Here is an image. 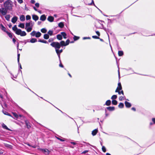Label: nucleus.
Returning <instances> with one entry per match:
<instances>
[{
	"instance_id": "nucleus-1",
	"label": "nucleus",
	"mask_w": 155,
	"mask_h": 155,
	"mask_svg": "<svg viewBox=\"0 0 155 155\" xmlns=\"http://www.w3.org/2000/svg\"><path fill=\"white\" fill-rule=\"evenodd\" d=\"M34 24V23L32 22L31 21H30L29 22L26 23L25 29L28 32L31 31Z\"/></svg>"
},
{
	"instance_id": "nucleus-2",
	"label": "nucleus",
	"mask_w": 155,
	"mask_h": 155,
	"mask_svg": "<svg viewBox=\"0 0 155 155\" xmlns=\"http://www.w3.org/2000/svg\"><path fill=\"white\" fill-rule=\"evenodd\" d=\"M4 7L8 10H11L12 8V3L10 0H8L4 3Z\"/></svg>"
},
{
	"instance_id": "nucleus-3",
	"label": "nucleus",
	"mask_w": 155,
	"mask_h": 155,
	"mask_svg": "<svg viewBox=\"0 0 155 155\" xmlns=\"http://www.w3.org/2000/svg\"><path fill=\"white\" fill-rule=\"evenodd\" d=\"M52 47L54 48L56 51V49H59L61 48L60 44L58 42H53L51 44Z\"/></svg>"
},
{
	"instance_id": "nucleus-4",
	"label": "nucleus",
	"mask_w": 155,
	"mask_h": 155,
	"mask_svg": "<svg viewBox=\"0 0 155 155\" xmlns=\"http://www.w3.org/2000/svg\"><path fill=\"white\" fill-rule=\"evenodd\" d=\"M8 10L5 8H0V15H5L8 12Z\"/></svg>"
},
{
	"instance_id": "nucleus-5",
	"label": "nucleus",
	"mask_w": 155,
	"mask_h": 155,
	"mask_svg": "<svg viewBox=\"0 0 155 155\" xmlns=\"http://www.w3.org/2000/svg\"><path fill=\"white\" fill-rule=\"evenodd\" d=\"M122 89V87L121 83L120 82H119L118 84V87L115 91V92H117V91H118V90H121Z\"/></svg>"
},
{
	"instance_id": "nucleus-6",
	"label": "nucleus",
	"mask_w": 155,
	"mask_h": 155,
	"mask_svg": "<svg viewBox=\"0 0 155 155\" xmlns=\"http://www.w3.org/2000/svg\"><path fill=\"white\" fill-rule=\"evenodd\" d=\"M124 104L125 105V106L127 108H130V107L131 106V104L127 101H125L124 102Z\"/></svg>"
},
{
	"instance_id": "nucleus-7",
	"label": "nucleus",
	"mask_w": 155,
	"mask_h": 155,
	"mask_svg": "<svg viewBox=\"0 0 155 155\" xmlns=\"http://www.w3.org/2000/svg\"><path fill=\"white\" fill-rule=\"evenodd\" d=\"M18 17L16 16H14L12 19L11 21L14 24H15L18 20Z\"/></svg>"
},
{
	"instance_id": "nucleus-8",
	"label": "nucleus",
	"mask_w": 155,
	"mask_h": 155,
	"mask_svg": "<svg viewBox=\"0 0 155 155\" xmlns=\"http://www.w3.org/2000/svg\"><path fill=\"white\" fill-rule=\"evenodd\" d=\"M0 28L4 31L6 33V28L2 24L0 25Z\"/></svg>"
},
{
	"instance_id": "nucleus-9",
	"label": "nucleus",
	"mask_w": 155,
	"mask_h": 155,
	"mask_svg": "<svg viewBox=\"0 0 155 155\" xmlns=\"http://www.w3.org/2000/svg\"><path fill=\"white\" fill-rule=\"evenodd\" d=\"M25 124L27 126V127L28 129H30L31 127V126L29 124V122L27 120H25Z\"/></svg>"
},
{
	"instance_id": "nucleus-10",
	"label": "nucleus",
	"mask_w": 155,
	"mask_h": 155,
	"mask_svg": "<svg viewBox=\"0 0 155 155\" xmlns=\"http://www.w3.org/2000/svg\"><path fill=\"white\" fill-rule=\"evenodd\" d=\"M29 40H27V42H30L31 43H34L35 42H36L37 41V40L35 38H31L30 41H28Z\"/></svg>"
},
{
	"instance_id": "nucleus-11",
	"label": "nucleus",
	"mask_w": 155,
	"mask_h": 155,
	"mask_svg": "<svg viewBox=\"0 0 155 155\" xmlns=\"http://www.w3.org/2000/svg\"><path fill=\"white\" fill-rule=\"evenodd\" d=\"M32 17L33 19L35 21L38 20L39 19V17H38V16L37 15H32Z\"/></svg>"
},
{
	"instance_id": "nucleus-12",
	"label": "nucleus",
	"mask_w": 155,
	"mask_h": 155,
	"mask_svg": "<svg viewBox=\"0 0 155 155\" xmlns=\"http://www.w3.org/2000/svg\"><path fill=\"white\" fill-rule=\"evenodd\" d=\"M41 151L45 153L46 154H48L49 153V151L48 150V149H41Z\"/></svg>"
},
{
	"instance_id": "nucleus-13",
	"label": "nucleus",
	"mask_w": 155,
	"mask_h": 155,
	"mask_svg": "<svg viewBox=\"0 0 155 155\" xmlns=\"http://www.w3.org/2000/svg\"><path fill=\"white\" fill-rule=\"evenodd\" d=\"M46 19V17L45 15H43L41 16L40 18V20L43 21H45Z\"/></svg>"
},
{
	"instance_id": "nucleus-14",
	"label": "nucleus",
	"mask_w": 155,
	"mask_h": 155,
	"mask_svg": "<svg viewBox=\"0 0 155 155\" xmlns=\"http://www.w3.org/2000/svg\"><path fill=\"white\" fill-rule=\"evenodd\" d=\"M54 17L51 16H49L48 18V20L51 22L53 21H54Z\"/></svg>"
},
{
	"instance_id": "nucleus-15",
	"label": "nucleus",
	"mask_w": 155,
	"mask_h": 155,
	"mask_svg": "<svg viewBox=\"0 0 155 155\" xmlns=\"http://www.w3.org/2000/svg\"><path fill=\"white\" fill-rule=\"evenodd\" d=\"M98 131V130L97 129H95V130H94L92 131V134L93 136H95L96 135Z\"/></svg>"
},
{
	"instance_id": "nucleus-16",
	"label": "nucleus",
	"mask_w": 155,
	"mask_h": 155,
	"mask_svg": "<svg viewBox=\"0 0 155 155\" xmlns=\"http://www.w3.org/2000/svg\"><path fill=\"white\" fill-rule=\"evenodd\" d=\"M21 30L20 29H18L15 31V33L17 35H20Z\"/></svg>"
},
{
	"instance_id": "nucleus-17",
	"label": "nucleus",
	"mask_w": 155,
	"mask_h": 155,
	"mask_svg": "<svg viewBox=\"0 0 155 155\" xmlns=\"http://www.w3.org/2000/svg\"><path fill=\"white\" fill-rule=\"evenodd\" d=\"M107 109L109 111H113L115 109V107H107Z\"/></svg>"
},
{
	"instance_id": "nucleus-18",
	"label": "nucleus",
	"mask_w": 155,
	"mask_h": 155,
	"mask_svg": "<svg viewBox=\"0 0 155 155\" xmlns=\"http://www.w3.org/2000/svg\"><path fill=\"white\" fill-rule=\"evenodd\" d=\"M20 19L21 21H24L25 20V17L24 15H21L20 17Z\"/></svg>"
},
{
	"instance_id": "nucleus-19",
	"label": "nucleus",
	"mask_w": 155,
	"mask_h": 155,
	"mask_svg": "<svg viewBox=\"0 0 155 155\" xmlns=\"http://www.w3.org/2000/svg\"><path fill=\"white\" fill-rule=\"evenodd\" d=\"M41 33L39 32H38L36 33L35 37L36 38H39L40 37L41 35Z\"/></svg>"
},
{
	"instance_id": "nucleus-20",
	"label": "nucleus",
	"mask_w": 155,
	"mask_h": 155,
	"mask_svg": "<svg viewBox=\"0 0 155 155\" xmlns=\"http://www.w3.org/2000/svg\"><path fill=\"white\" fill-rule=\"evenodd\" d=\"M57 38L59 40H61L62 39V35H61L58 34L57 35Z\"/></svg>"
},
{
	"instance_id": "nucleus-21",
	"label": "nucleus",
	"mask_w": 155,
	"mask_h": 155,
	"mask_svg": "<svg viewBox=\"0 0 155 155\" xmlns=\"http://www.w3.org/2000/svg\"><path fill=\"white\" fill-rule=\"evenodd\" d=\"M60 45L61 46H66V45L64 41H62L60 42Z\"/></svg>"
},
{
	"instance_id": "nucleus-22",
	"label": "nucleus",
	"mask_w": 155,
	"mask_h": 155,
	"mask_svg": "<svg viewBox=\"0 0 155 155\" xmlns=\"http://www.w3.org/2000/svg\"><path fill=\"white\" fill-rule=\"evenodd\" d=\"M2 127L3 128L7 130H10V129L8 128L7 126L4 124H2Z\"/></svg>"
},
{
	"instance_id": "nucleus-23",
	"label": "nucleus",
	"mask_w": 155,
	"mask_h": 155,
	"mask_svg": "<svg viewBox=\"0 0 155 155\" xmlns=\"http://www.w3.org/2000/svg\"><path fill=\"white\" fill-rule=\"evenodd\" d=\"M61 35H62V36H63V38H67V37H66L67 35L65 32H61Z\"/></svg>"
},
{
	"instance_id": "nucleus-24",
	"label": "nucleus",
	"mask_w": 155,
	"mask_h": 155,
	"mask_svg": "<svg viewBox=\"0 0 155 155\" xmlns=\"http://www.w3.org/2000/svg\"><path fill=\"white\" fill-rule=\"evenodd\" d=\"M111 101L110 100H107L105 104L107 106H109L111 104Z\"/></svg>"
},
{
	"instance_id": "nucleus-25",
	"label": "nucleus",
	"mask_w": 155,
	"mask_h": 155,
	"mask_svg": "<svg viewBox=\"0 0 155 155\" xmlns=\"http://www.w3.org/2000/svg\"><path fill=\"white\" fill-rule=\"evenodd\" d=\"M10 15H6L5 16V18L8 21H9V19H10Z\"/></svg>"
},
{
	"instance_id": "nucleus-26",
	"label": "nucleus",
	"mask_w": 155,
	"mask_h": 155,
	"mask_svg": "<svg viewBox=\"0 0 155 155\" xmlns=\"http://www.w3.org/2000/svg\"><path fill=\"white\" fill-rule=\"evenodd\" d=\"M56 53L57 54H60L61 53H62L63 51V50L62 49L59 50V49H56V51H55Z\"/></svg>"
},
{
	"instance_id": "nucleus-27",
	"label": "nucleus",
	"mask_w": 155,
	"mask_h": 155,
	"mask_svg": "<svg viewBox=\"0 0 155 155\" xmlns=\"http://www.w3.org/2000/svg\"><path fill=\"white\" fill-rule=\"evenodd\" d=\"M58 26L62 28H63L64 26V23L62 22H61L58 24Z\"/></svg>"
},
{
	"instance_id": "nucleus-28",
	"label": "nucleus",
	"mask_w": 155,
	"mask_h": 155,
	"mask_svg": "<svg viewBox=\"0 0 155 155\" xmlns=\"http://www.w3.org/2000/svg\"><path fill=\"white\" fill-rule=\"evenodd\" d=\"M26 35V33L25 31H21L20 36H24Z\"/></svg>"
},
{
	"instance_id": "nucleus-29",
	"label": "nucleus",
	"mask_w": 155,
	"mask_h": 155,
	"mask_svg": "<svg viewBox=\"0 0 155 155\" xmlns=\"http://www.w3.org/2000/svg\"><path fill=\"white\" fill-rule=\"evenodd\" d=\"M119 101H121L124 100H125V99H126L125 97L124 96H121L119 98Z\"/></svg>"
},
{
	"instance_id": "nucleus-30",
	"label": "nucleus",
	"mask_w": 155,
	"mask_h": 155,
	"mask_svg": "<svg viewBox=\"0 0 155 155\" xmlns=\"http://www.w3.org/2000/svg\"><path fill=\"white\" fill-rule=\"evenodd\" d=\"M49 37V35L48 34H45L44 35V38L45 39H48Z\"/></svg>"
},
{
	"instance_id": "nucleus-31",
	"label": "nucleus",
	"mask_w": 155,
	"mask_h": 155,
	"mask_svg": "<svg viewBox=\"0 0 155 155\" xmlns=\"http://www.w3.org/2000/svg\"><path fill=\"white\" fill-rule=\"evenodd\" d=\"M124 54L123 52L122 51H119L118 52V54L119 56H122Z\"/></svg>"
},
{
	"instance_id": "nucleus-32",
	"label": "nucleus",
	"mask_w": 155,
	"mask_h": 155,
	"mask_svg": "<svg viewBox=\"0 0 155 155\" xmlns=\"http://www.w3.org/2000/svg\"><path fill=\"white\" fill-rule=\"evenodd\" d=\"M38 41L39 42H41L43 43H47V41L44 40L39 39L38 40Z\"/></svg>"
},
{
	"instance_id": "nucleus-33",
	"label": "nucleus",
	"mask_w": 155,
	"mask_h": 155,
	"mask_svg": "<svg viewBox=\"0 0 155 155\" xmlns=\"http://www.w3.org/2000/svg\"><path fill=\"white\" fill-rule=\"evenodd\" d=\"M124 107V104L123 103H120L119 105H118V107L120 108H122Z\"/></svg>"
},
{
	"instance_id": "nucleus-34",
	"label": "nucleus",
	"mask_w": 155,
	"mask_h": 155,
	"mask_svg": "<svg viewBox=\"0 0 155 155\" xmlns=\"http://www.w3.org/2000/svg\"><path fill=\"white\" fill-rule=\"evenodd\" d=\"M18 26L22 28H25V25L24 23H20Z\"/></svg>"
},
{
	"instance_id": "nucleus-35",
	"label": "nucleus",
	"mask_w": 155,
	"mask_h": 155,
	"mask_svg": "<svg viewBox=\"0 0 155 155\" xmlns=\"http://www.w3.org/2000/svg\"><path fill=\"white\" fill-rule=\"evenodd\" d=\"M112 104L114 105H116L117 104V102L115 100H113L112 101Z\"/></svg>"
},
{
	"instance_id": "nucleus-36",
	"label": "nucleus",
	"mask_w": 155,
	"mask_h": 155,
	"mask_svg": "<svg viewBox=\"0 0 155 155\" xmlns=\"http://www.w3.org/2000/svg\"><path fill=\"white\" fill-rule=\"evenodd\" d=\"M36 33V31H34L30 33V35L32 36H35Z\"/></svg>"
},
{
	"instance_id": "nucleus-37",
	"label": "nucleus",
	"mask_w": 155,
	"mask_h": 155,
	"mask_svg": "<svg viewBox=\"0 0 155 155\" xmlns=\"http://www.w3.org/2000/svg\"><path fill=\"white\" fill-rule=\"evenodd\" d=\"M47 31V30L45 28H43L41 29V31L43 33H45Z\"/></svg>"
},
{
	"instance_id": "nucleus-38",
	"label": "nucleus",
	"mask_w": 155,
	"mask_h": 155,
	"mask_svg": "<svg viewBox=\"0 0 155 155\" xmlns=\"http://www.w3.org/2000/svg\"><path fill=\"white\" fill-rule=\"evenodd\" d=\"M6 33L8 35L9 37L10 38H12V34L11 33L8 32V31H6Z\"/></svg>"
},
{
	"instance_id": "nucleus-39",
	"label": "nucleus",
	"mask_w": 155,
	"mask_h": 155,
	"mask_svg": "<svg viewBox=\"0 0 155 155\" xmlns=\"http://www.w3.org/2000/svg\"><path fill=\"white\" fill-rule=\"evenodd\" d=\"M12 114L13 116L17 118H18V115L15 113H13Z\"/></svg>"
},
{
	"instance_id": "nucleus-40",
	"label": "nucleus",
	"mask_w": 155,
	"mask_h": 155,
	"mask_svg": "<svg viewBox=\"0 0 155 155\" xmlns=\"http://www.w3.org/2000/svg\"><path fill=\"white\" fill-rule=\"evenodd\" d=\"M18 29V28H17L16 25H14L12 28V30L15 31Z\"/></svg>"
},
{
	"instance_id": "nucleus-41",
	"label": "nucleus",
	"mask_w": 155,
	"mask_h": 155,
	"mask_svg": "<svg viewBox=\"0 0 155 155\" xmlns=\"http://www.w3.org/2000/svg\"><path fill=\"white\" fill-rule=\"evenodd\" d=\"M117 96L116 95H113L111 97V99L112 100H114V99H116L117 98Z\"/></svg>"
},
{
	"instance_id": "nucleus-42",
	"label": "nucleus",
	"mask_w": 155,
	"mask_h": 155,
	"mask_svg": "<svg viewBox=\"0 0 155 155\" xmlns=\"http://www.w3.org/2000/svg\"><path fill=\"white\" fill-rule=\"evenodd\" d=\"M53 31L51 30L49 31L48 32V34L50 35H53Z\"/></svg>"
},
{
	"instance_id": "nucleus-43",
	"label": "nucleus",
	"mask_w": 155,
	"mask_h": 155,
	"mask_svg": "<svg viewBox=\"0 0 155 155\" xmlns=\"http://www.w3.org/2000/svg\"><path fill=\"white\" fill-rule=\"evenodd\" d=\"M26 20H30L31 18V17L30 15H28L26 16Z\"/></svg>"
},
{
	"instance_id": "nucleus-44",
	"label": "nucleus",
	"mask_w": 155,
	"mask_h": 155,
	"mask_svg": "<svg viewBox=\"0 0 155 155\" xmlns=\"http://www.w3.org/2000/svg\"><path fill=\"white\" fill-rule=\"evenodd\" d=\"M120 90H118V91H117V92H118V93L119 95L121 94L123 95H124V92H123V91H120Z\"/></svg>"
},
{
	"instance_id": "nucleus-45",
	"label": "nucleus",
	"mask_w": 155,
	"mask_h": 155,
	"mask_svg": "<svg viewBox=\"0 0 155 155\" xmlns=\"http://www.w3.org/2000/svg\"><path fill=\"white\" fill-rule=\"evenodd\" d=\"M79 38V37L76 36H74L73 39L74 41H76L78 40Z\"/></svg>"
},
{
	"instance_id": "nucleus-46",
	"label": "nucleus",
	"mask_w": 155,
	"mask_h": 155,
	"mask_svg": "<svg viewBox=\"0 0 155 155\" xmlns=\"http://www.w3.org/2000/svg\"><path fill=\"white\" fill-rule=\"evenodd\" d=\"M18 55H17V61L18 62H19V58H20V54H18Z\"/></svg>"
},
{
	"instance_id": "nucleus-47",
	"label": "nucleus",
	"mask_w": 155,
	"mask_h": 155,
	"mask_svg": "<svg viewBox=\"0 0 155 155\" xmlns=\"http://www.w3.org/2000/svg\"><path fill=\"white\" fill-rule=\"evenodd\" d=\"M93 4L95 7H96V6L95 5V4L94 3V1L93 0H92L91 2L90 3L88 4V5H92Z\"/></svg>"
},
{
	"instance_id": "nucleus-48",
	"label": "nucleus",
	"mask_w": 155,
	"mask_h": 155,
	"mask_svg": "<svg viewBox=\"0 0 155 155\" xmlns=\"http://www.w3.org/2000/svg\"><path fill=\"white\" fill-rule=\"evenodd\" d=\"M102 151L104 152H105L106 151V149L104 146H102Z\"/></svg>"
},
{
	"instance_id": "nucleus-49",
	"label": "nucleus",
	"mask_w": 155,
	"mask_h": 155,
	"mask_svg": "<svg viewBox=\"0 0 155 155\" xmlns=\"http://www.w3.org/2000/svg\"><path fill=\"white\" fill-rule=\"evenodd\" d=\"M69 42H70V41L68 39L67 40H66V43H65L66 46L68 45L69 44Z\"/></svg>"
},
{
	"instance_id": "nucleus-50",
	"label": "nucleus",
	"mask_w": 155,
	"mask_h": 155,
	"mask_svg": "<svg viewBox=\"0 0 155 155\" xmlns=\"http://www.w3.org/2000/svg\"><path fill=\"white\" fill-rule=\"evenodd\" d=\"M3 113L5 115H8L9 116H10L9 114L6 111H4V110H3L2 111Z\"/></svg>"
},
{
	"instance_id": "nucleus-51",
	"label": "nucleus",
	"mask_w": 155,
	"mask_h": 155,
	"mask_svg": "<svg viewBox=\"0 0 155 155\" xmlns=\"http://www.w3.org/2000/svg\"><path fill=\"white\" fill-rule=\"evenodd\" d=\"M56 138L58 140H60L61 141H62V142L64 141L65 140L64 139H61L59 137H56Z\"/></svg>"
},
{
	"instance_id": "nucleus-52",
	"label": "nucleus",
	"mask_w": 155,
	"mask_h": 155,
	"mask_svg": "<svg viewBox=\"0 0 155 155\" xmlns=\"http://www.w3.org/2000/svg\"><path fill=\"white\" fill-rule=\"evenodd\" d=\"M92 38L94 39H99V38L97 36H92Z\"/></svg>"
},
{
	"instance_id": "nucleus-53",
	"label": "nucleus",
	"mask_w": 155,
	"mask_h": 155,
	"mask_svg": "<svg viewBox=\"0 0 155 155\" xmlns=\"http://www.w3.org/2000/svg\"><path fill=\"white\" fill-rule=\"evenodd\" d=\"M60 63L59 64V66L60 67H62V68H63L64 67V66L61 63V61H60Z\"/></svg>"
},
{
	"instance_id": "nucleus-54",
	"label": "nucleus",
	"mask_w": 155,
	"mask_h": 155,
	"mask_svg": "<svg viewBox=\"0 0 155 155\" xmlns=\"http://www.w3.org/2000/svg\"><path fill=\"white\" fill-rule=\"evenodd\" d=\"M91 38L89 37H84L83 38V40H85L86 39H90Z\"/></svg>"
},
{
	"instance_id": "nucleus-55",
	"label": "nucleus",
	"mask_w": 155,
	"mask_h": 155,
	"mask_svg": "<svg viewBox=\"0 0 155 155\" xmlns=\"http://www.w3.org/2000/svg\"><path fill=\"white\" fill-rule=\"evenodd\" d=\"M35 6L37 8H38L39 7V3H36L35 4Z\"/></svg>"
},
{
	"instance_id": "nucleus-56",
	"label": "nucleus",
	"mask_w": 155,
	"mask_h": 155,
	"mask_svg": "<svg viewBox=\"0 0 155 155\" xmlns=\"http://www.w3.org/2000/svg\"><path fill=\"white\" fill-rule=\"evenodd\" d=\"M18 3L20 4H21L23 3V0H17Z\"/></svg>"
},
{
	"instance_id": "nucleus-57",
	"label": "nucleus",
	"mask_w": 155,
	"mask_h": 155,
	"mask_svg": "<svg viewBox=\"0 0 155 155\" xmlns=\"http://www.w3.org/2000/svg\"><path fill=\"white\" fill-rule=\"evenodd\" d=\"M88 152V150H85V151H83L82 153H83V154L85 153Z\"/></svg>"
},
{
	"instance_id": "nucleus-58",
	"label": "nucleus",
	"mask_w": 155,
	"mask_h": 155,
	"mask_svg": "<svg viewBox=\"0 0 155 155\" xmlns=\"http://www.w3.org/2000/svg\"><path fill=\"white\" fill-rule=\"evenodd\" d=\"M152 121L153 122V124H155V118H152Z\"/></svg>"
},
{
	"instance_id": "nucleus-59",
	"label": "nucleus",
	"mask_w": 155,
	"mask_h": 155,
	"mask_svg": "<svg viewBox=\"0 0 155 155\" xmlns=\"http://www.w3.org/2000/svg\"><path fill=\"white\" fill-rule=\"evenodd\" d=\"M96 34L98 36H99L100 35V32L98 31H96Z\"/></svg>"
},
{
	"instance_id": "nucleus-60",
	"label": "nucleus",
	"mask_w": 155,
	"mask_h": 155,
	"mask_svg": "<svg viewBox=\"0 0 155 155\" xmlns=\"http://www.w3.org/2000/svg\"><path fill=\"white\" fill-rule=\"evenodd\" d=\"M31 2L32 4H34L35 2V1L34 0H31Z\"/></svg>"
},
{
	"instance_id": "nucleus-61",
	"label": "nucleus",
	"mask_w": 155,
	"mask_h": 155,
	"mask_svg": "<svg viewBox=\"0 0 155 155\" xmlns=\"http://www.w3.org/2000/svg\"><path fill=\"white\" fill-rule=\"evenodd\" d=\"M58 56V58H59V61H61V59H60V54H57Z\"/></svg>"
},
{
	"instance_id": "nucleus-62",
	"label": "nucleus",
	"mask_w": 155,
	"mask_h": 155,
	"mask_svg": "<svg viewBox=\"0 0 155 155\" xmlns=\"http://www.w3.org/2000/svg\"><path fill=\"white\" fill-rule=\"evenodd\" d=\"M53 39L52 38H50L49 40H48V41L49 42H50L52 41H53Z\"/></svg>"
},
{
	"instance_id": "nucleus-63",
	"label": "nucleus",
	"mask_w": 155,
	"mask_h": 155,
	"mask_svg": "<svg viewBox=\"0 0 155 155\" xmlns=\"http://www.w3.org/2000/svg\"><path fill=\"white\" fill-rule=\"evenodd\" d=\"M18 64L19 66H20V69H22V67H21V64L19 63V62H18Z\"/></svg>"
},
{
	"instance_id": "nucleus-64",
	"label": "nucleus",
	"mask_w": 155,
	"mask_h": 155,
	"mask_svg": "<svg viewBox=\"0 0 155 155\" xmlns=\"http://www.w3.org/2000/svg\"><path fill=\"white\" fill-rule=\"evenodd\" d=\"M12 41L14 43H15V42H16V40L14 38H13Z\"/></svg>"
}]
</instances>
